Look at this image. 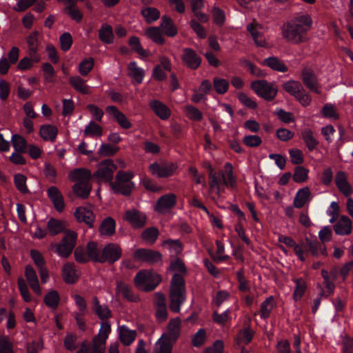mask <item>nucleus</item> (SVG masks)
<instances>
[{"instance_id":"a878e982","label":"nucleus","mask_w":353,"mask_h":353,"mask_svg":"<svg viewBox=\"0 0 353 353\" xmlns=\"http://www.w3.org/2000/svg\"><path fill=\"white\" fill-rule=\"evenodd\" d=\"M91 177V171L84 168L74 169L68 174L69 179L77 183L90 182Z\"/></svg>"},{"instance_id":"f3484780","label":"nucleus","mask_w":353,"mask_h":353,"mask_svg":"<svg viewBox=\"0 0 353 353\" xmlns=\"http://www.w3.org/2000/svg\"><path fill=\"white\" fill-rule=\"evenodd\" d=\"M61 275L65 283L74 284L79 280L80 272L73 263L68 262L62 268Z\"/></svg>"},{"instance_id":"f257e3e1","label":"nucleus","mask_w":353,"mask_h":353,"mask_svg":"<svg viewBox=\"0 0 353 353\" xmlns=\"http://www.w3.org/2000/svg\"><path fill=\"white\" fill-rule=\"evenodd\" d=\"M170 269L174 274L170 283L169 306L172 312L176 313L180 311L181 306L185 300L183 275L186 273V268L183 261L178 259L171 263Z\"/></svg>"},{"instance_id":"e2e57ef3","label":"nucleus","mask_w":353,"mask_h":353,"mask_svg":"<svg viewBox=\"0 0 353 353\" xmlns=\"http://www.w3.org/2000/svg\"><path fill=\"white\" fill-rule=\"evenodd\" d=\"M186 116L191 120L201 121L203 119L202 112L192 105H188L185 108Z\"/></svg>"},{"instance_id":"dca6fc26","label":"nucleus","mask_w":353,"mask_h":353,"mask_svg":"<svg viewBox=\"0 0 353 353\" xmlns=\"http://www.w3.org/2000/svg\"><path fill=\"white\" fill-rule=\"evenodd\" d=\"M124 219L134 228H141L145 225L147 217L144 213L138 210H130L126 211Z\"/></svg>"},{"instance_id":"09e8293b","label":"nucleus","mask_w":353,"mask_h":353,"mask_svg":"<svg viewBox=\"0 0 353 353\" xmlns=\"http://www.w3.org/2000/svg\"><path fill=\"white\" fill-rule=\"evenodd\" d=\"M145 34L148 39L158 44L161 45L165 42L159 28L150 27L145 30Z\"/></svg>"},{"instance_id":"603ef678","label":"nucleus","mask_w":353,"mask_h":353,"mask_svg":"<svg viewBox=\"0 0 353 353\" xmlns=\"http://www.w3.org/2000/svg\"><path fill=\"white\" fill-rule=\"evenodd\" d=\"M129 45L131 48L134 50L139 56L147 57L149 56V51L144 50L137 37H132L129 39Z\"/></svg>"},{"instance_id":"ea45409f","label":"nucleus","mask_w":353,"mask_h":353,"mask_svg":"<svg viewBox=\"0 0 353 353\" xmlns=\"http://www.w3.org/2000/svg\"><path fill=\"white\" fill-rule=\"evenodd\" d=\"M301 138L310 151L314 150L319 144L314 137V132L310 128H305L301 132Z\"/></svg>"},{"instance_id":"7c9ffc66","label":"nucleus","mask_w":353,"mask_h":353,"mask_svg":"<svg viewBox=\"0 0 353 353\" xmlns=\"http://www.w3.org/2000/svg\"><path fill=\"white\" fill-rule=\"evenodd\" d=\"M69 83L72 88L78 92L83 94H89L91 93V90L89 85L85 83L79 76H73L69 79Z\"/></svg>"},{"instance_id":"4d7b16f0","label":"nucleus","mask_w":353,"mask_h":353,"mask_svg":"<svg viewBox=\"0 0 353 353\" xmlns=\"http://www.w3.org/2000/svg\"><path fill=\"white\" fill-rule=\"evenodd\" d=\"M213 85L218 94H223L228 91L229 82L226 79L215 77L213 79Z\"/></svg>"},{"instance_id":"b1692460","label":"nucleus","mask_w":353,"mask_h":353,"mask_svg":"<svg viewBox=\"0 0 353 353\" xmlns=\"http://www.w3.org/2000/svg\"><path fill=\"white\" fill-rule=\"evenodd\" d=\"M25 276L34 292L38 295L41 294V289L39 286V279L36 271L30 265H27L25 269Z\"/></svg>"},{"instance_id":"49530a36","label":"nucleus","mask_w":353,"mask_h":353,"mask_svg":"<svg viewBox=\"0 0 353 353\" xmlns=\"http://www.w3.org/2000/svg\"><path fill=\"white\" fill-rule=\"evenodd\" d=\"M99 230L102 235H112L115 232V221L111 217L105 219L100 225Z\"/></svg>"},{"instance_id":"473e14b6","label":"nucleus","mask_w":353,"mask_h":353,"mask_svg":"<svg viewBox=\"0 0 353 353\" xmlns=\"http://www.w3.org/2000/svg\"><path fill=\"white\" fill-rule=\"evenodd\" d=\"M128 76L131 77L137 83H142L145 72L143 68L139 67L135 61H132L128 64Z\"/></svg>"},{"instance_id":"412c9836","label":"nucleus","mask_w":353,"mask_h":353,"mask_svg":"<svg viewBox=\"0 0 353 353\" xmlns=\"http://www.w3.org/2000/svg\"><path fill=\"white\" fill-rule=\"evenodd\" d=\"M183 63L191 69H196L201 65V59L192 48H184L181 57Z\"/></svg>"},{"instance_id":"58836bf2","label":"nucleus","mask_w":353,"mask_h":353,"mask_svg":"<svg viewBox=\"0 0 353 353\" xmlns=\"http://www.w3.org/2000/svg\"><path fill=\"white\" fill-rule=\"evenodd\" d=\"M292 281L295 283V288L292 294L293 299L295 301H299L302 299L306 291L307 284L303 278H293Z\"/></svg>"},{"instance_id":"774afa93","label":"nucleus","mask_w":353,"mask_h":353,"mask_svg":"<svg viewBox=\"0 0 353 353\" xmlns=\"http://www.w3.org/2000/svg\"><path fill=\"white\" fill-rule=\"evenodd\" d=\"M0 353H14L13 345L8 336L0 337Z\"/></svg>"},{"instance_id":"69168bd1","label":"nucleus","mask_w":353,"mask_h":353,"mask_svg":"<svg viewBox=\"0 0 353 353\" xmlns=\"http://www.w3.org/2000/svg\"><path fill=\"white\" fill-rule=\"evenodd\" d=\"M171 345L165 340L159 339L154 345L153 353H171Z\"/></svg>"},{"instance_id":"2eb2a0df","label":"nucleus","mask_w":353,"mask_h":353,"mask_svg":"<svg viewBox=\"0 0 353 353\" xmlns=\"http://www.w3.org/2000/svg\"><path fill=\"white\" fill-rule=\"evenodd\" d=\"M247 30L251 34L254 43L257 46H266L267 43L264 37V29L261 24L254 21L247 26Z\"/></svg>"},{"instance_id":"39448f33","label":"nucleus","mask_w":353,"mask_h":353,"mask_svg":"<svg viewBox=\"0 0 353 353\" xmlns=\"http://www.w3.org/2000/svg\"><path fill=\"white\" fill-rule=\"evenodd\" d=\"M133 176L134 174L130 171H119L116 174L115 181H111L110 185L114 193L129 196L134 188V183L131 181Z\"/></svg>"},{"instance_id":"1a4fd4ad","label":"nucleus","mask_w":353,"mask_h":353,"mask_svg":"<svg viewBox=\"0 0 353 353\" xmlns=\"http://www.w3.org/2000/svg\"><path fill=\"white\" fill-rule=\"evenodd\" d=\"M111 332V325L109 322H101L100 329L97 336L92 342L91 348L92 353H104L105 342Z\"/></svg>"},{"instance_id":"6e6552de","label":"nucleus","mask_w":353,"mask_h":353,"mask_svg":"<svg viewBox=\"0 0 353 353\" xmlns=\"http://www.w3.org/2000/svg\"><path fill=\"white\" fill-rule=\"evenodd\" d=\"M251 88L261 98L267 100H273L277 94L278 88L274 83L266 80H257L252 82Z\"/></svg>"},{"instance_id":"a211bd4d","label":"nucleus","mask_w":353,"mask_h":353,"mask_svg":"<svg viewBox=\"0 0 353 353\" xmlns=\"http://www.w3.org/2000/svg\"><path fill=\"white\" fill-rule=\"evenodd\" d=\"M181 321L179 318H175L170 321L168 325V330L165 334H163L160 339L165 340L170 343V341H175L181 332Z\"/></svg>"},{"instance_id":"bb28decb","label":"nucleus","mask_w":353,"mask_h":353,"mask_svg":"<svg viewBox=\"0 0 353 353\" xmlns=\"http://www.w3.org/2000/svg\"><path fill=\"white\" fill-rule=\"evenodd\" d=\"M106 112L112 116L124 129H129L132 127V123L128 118L118 108L113 105H110L105 108Z\"/></svg>"},{"instance_id":"de8ad7c7","label":"nucleus","mask_w":353,"mask_h":353,"mask_svg":"<svg viewBox=\"0 0 353 353\" xmlns=\"http://www.w3.org/2000/svg\"><path fill=\"white\" fill-rule=\"evenodd\" d=\"M263 63L265 65H268L274 70L281 72H284L288 70V67L285 64L276 57H272L267 58L263 61Z\"/></svg>"},{"instance_id":"680f3d73","label":"nucleus","mask_w":353,"mask_h":353,"mask_svg":"<svg viewBox=\"0 0 353 353\" xmlns=\"http://www.w3.org/2000/svg\"><path fill=\"white\" fill-rule=\"evenodd\" d=\"M102 128L93 121H90L88 125L85 128V136H101Z\"/></svg>"},{"instance_id":"20e7f679","label":"nucleus","mask_w":353,"mask_h":353,"mask_svg":"<svg viewBox=\"0 0 353 353\" xmlns=\"http://www.w3.org/2000/svg\"><path fill=\"white\" fill-rule=\"evenodd\" d=\"M161 281V276L152 271L142 270L134 277L135 285L144 292L152 291Z\"/></svg>"},{"instance_id":"e433bc0d","label":"nucleus","mask_w":353,"mask_h":353,"mask_svg":"<svg viewBox=\"0 0 353 353\" xmlns=\"http://www.w3.org/2000/svg\"><path fill=\"white\" fill-rule=\"evenodd\" d=\"M58 133V129L52 125H43L39 130L40 136L45 141L54 142Z\"/></svg>"},{"instance_id":"aec40b11","label":"nucleus","mask_w":353,"mask_h":353,"mask_svg":"<svg viewBox=\"0 0 353 353\" xmlns=\"http://www.w3.org/2000/svg\"><path fill=\"white\" fill-rule=\"evenodd\" d=\"M335 183L339 190L345 196H350L352 192L351 185L347 181V176L343 171H338L335 175Z\"/></svg>"},{"instance_id":"8fccbe9b","label":"nucleus","mask_w":353,"mask_h":353,"mask_svg":"<svg viewBox=\"0 0 353 353\" xmlns=\"http://www.w3.org/2000/svg\"><path fill=\"white\" fill-rule=\"evenodd\" d=\"M141 14L145 21L148 23L157 21L160 17L159 11L157 8L152 7L142 9Z\"/></svg>"},{"instance_id":"0e129e2a","label":"nucleus","mask_w":353,"mask_h":353,"mask_svg":"<svg viewBox=\"0 0 353 353\" xmlns=\"http://www.w3.org/2000/svg\"><path fill=\"white\" fill-rule=\"evenodd\" d=\"M217 250L212 258L214 261L220 262L229 259V256L225 254V247L223 243L220 241H216Z\"/></svg>"},{"instance_id":"393cba45","label":"nucleus","mask_w":353,"mask_h":353,"mask_svg":"<svg viewBox=\"0 0 353 353\" xmlns=\"http://www.w3.org/2000/svg\"><path fill=\"white\" fill-rule=\"evenodd\" d=\"M118 331L120 341L125 346L132 344L137 337V331L135 330H130L125 325L119 326Z\"/></svg>"},{"instance_id":"7ed1b4c3","label":"nucleus","mask_w":353,"mask_h":353,"mask_svg":"<svg viewBox=\"0 0 353 353\" xmlns=\"http://www.w3.org/2000/svg\"><path fill=\"white\" fill-rule=\"evenodd\" d=\"M209 168V186L211 192H214L217 196L221 194V185L232 187L236 183V179L233 173V167L230 163H226L224 165V172H214L212 165Z\"/></svg>"},{"instance_id":"79ce46f5","label":"nucleus","mask_w":353,"mask_h":353,"mask_svg":"<svg viewBox=\"0 0 353 353\" xmlns=\"http://www.w3.org/2000/svg\"><path fill=\"white\" fill-rule=\"evenodd\" d=\"M99 38L104 43H112L114 34L112 26L107 23L103 24L99 30Z\"/></svg>"},{"instance_id":"37998d69","label":"nucleus","mask_w":353,"mask_h":353,"mask_svg":"<svg viewBox=\"0 0 353 353\" xmlns=\"http://www.w3.org/2000/svg\"><path fill=\"white\" fill-rule=\"evenodd\" d=\"M102 248L94 242H89L87 245V254L92 261L101 263Z\"/></svg>"},{"instance_id":"9d476101","label":"nucleus","mask_w":353,"mask_h":353,"mask_svg":"<svg viewBox=\"0 0 353 353\" xmlns=\"http://www.w3.org/2000/svg\"><path fill=\"white\" fill-rule=\"evenodd\" d=\"M177 165L172 162H154L150 165L149 170L154 176L159 178H166L173 175L177 170Z\"/></svg>"},{"instance_id":"5fc2aeb1","label":"nucleus","mask_w":353,"mask_h":353,"mask_svg":"<svg viewBox=\"0 0 353 353\" xmlns=\"http://www.w3.org/2000/svg\"><path fill=\"white\" fill-rule=\"evenodd\" d=\"M309 170L303 166H297L294 169L293 180L298 183L306 181L308 179Z\"/></svg>"},{"instance_id":"864d4df0","label":"nucleus","mask_w":353,"mask_h":353,"mask_svg":"<svg viewBox=\"0 0 353 353\" xmlns=\"http://www.w3.org/2000/svg\"><path fill=\"white\" fill-rule=\"evenodd\" d=\"M12 146L16 152H24L26 149L27 142L26 139L19 134H13L11 138Z\"/></svg>"},{"instance_id":"a18cd8bd","label":"nucleus","mask_w":353,"mask_h":353,"mask_svg":"<svg viewBox=\"0 0 353 353\" xmlns=\"http://www.w3.org/2000/svg\"><path fill=\"white\" fill-rule=\"evenodd\" d=\"M282 86L285 92L294 97H295L303 89L301 83L294 80L288 81L285 82Z\"/></svg>"},{"instance_id":"72a5a7b5","label":"nucleus","mask_w":353,"mask_h":353,"mask_svg":"<svg viewBox=\"0 0 353 353\" xmlns=\"http://www.w3.org/2000/svg\"><path fill=\"white\" fill-rule=\"evenodd\" d=\"M250 318H248V321L245 324L243 330L239 332L237 334V341L239 344H248L252 339L254 332L250 329Z\"/></svg>"},{"instance_id":"3c124183","label":"nucleus","mask_w":353,"mask_h":353,"mask_svg":"<svg viewBox=\"0 0 353 353\" xmlns=\"http://www.w3.org/2000/svg\"><path fill=\"white\" fill-rule=\"evenodd\" d=\"M158 236L159 230L154 227L147 228L141 234L143 240L150 245H152L156 241Z\"/></svg>"},{"instance_id":"2f4dec72","label":"nucleus","mask_w":353,"mask_h":353,"mask_svg":"<svg viewBox=\"0 0 353 353\" xmlns=\"http://www.w3.org/2000/svg\"><path fill=\"white\" fill-rule=\"evenodd\" d=\"M92 310L97 316L103 321L102 322L109 319L112 315L111 311L108 307L105 305H101L97 296L93 298Z\"/></svg>"},{"instance_id":"ddd939ff","label":"nucleus","mask_w":353,"mask_h":353,"mask_svg":"<svg viewBox=\"0 0 353 353\" xmlns=\"http://www.w3.org/2000/svg\"><path fill=\"white\" fill-rule=\"evenodd\" d=\"M176 203V196L173 193L161 196L157 201L155 210L160 214L168 213Z\"/></svg>"},{"instance_id":"c03bdc74","label":"nucleus","mask_w":353,"mask_h":353,"mask_svg":"<svg viewBox=\"0 0 353 353\" xmlns=\"http://www.w3.org/2000/svg\"><path fill=\"white\" fill-rule=\"evenodd\" d=\"M91 188L90 182H78L72 187L74 193L82 199H85L89 196Z\"/></svg>"},{"instance_id":"052dcab7","label":"nucleus","mask_w":353,"mask_h":353,"mask_svg":"<svg viewBox=\"0 0 353 353\" xmlns=\"http://www.w3.org/2000/svg\"><path fill=\"white\" fill-rule=\"evenodd\" d=\"M94 59L91 57L82 61L79 65V72L82 76H86L92 70Z\"/></svg>"},{"instance_id":"4468645a","label":"nucleus","mask_w":353,"mask_h":353,"mask_svg":"<svg viewBox=\"0 0 353 353\" xmlns=\"http://www.w3.org/2000/svg\"><path fill=\"white\" fill-rule=\"evenodd\" d=\"M133 257L136 261L146 262L148 263H154L161 260V254L157 251L144 248L137 250Z\"/></svg>"},{"instance_id":"f8f14e48","label":"nucleus","mask_w":353,"mask_h":353,"mask_svg":"<svg viewBox=\"0 0 353 353\" xmlns=\"http://www.w3.org/2000/svg\"><path fill=\"white\" fill-rule=\"evenodd\" d=\"M301 80L305 86L310 91L320 94V85L316 75L312 68L305 67L302 70Z\"/></svg>"},{"instance_id":"4c0bfd02","label":"nucleus","mask_w":353,"mask_h":353,"mask_svg":"<svg viewBox=\"0 0 353 353\" xmlns=\"http://www.w3.org/2000/svg\"><path fill=\"white\" fill-rule=\"evenodd\" d=\"M117 294L130 301H135L137 297L132 291L131 288L126 283L118 281L117 283Z\"/></svg>"},{"instance_id":"f03ea898","label":"nucleus","mask_w":353,"mask_h":353,"mask_svg":"<svg viewBox=\"0 0 353 353\" xmlns=\"http://www.w3.org/2000/svg\"><path fill=\"white\" fill-rule=\"evenodd\" d=\"M312 25V19L310 14L297 15L283 26L282 35L290 43H301L305 40L306 33L311 28Z\"/></svg>"},{"instance_id":"338daca9","label":"nucleus","mask_w":353,"mask_h":353,"mask_svg":"<svg viewBox=\"0 0 353 353\" xmlns=\"http://www.w3.org/2000/svg\"><path fill=\"white\" fill-rule=\"evenodd\" d=\"M163 245L167 246L174 254H179L182 252V245L179 240H166L164 241Z\"/></svg>"},{"instance_id":"c9c22d12","label":"nucleus","mask_w":353,"mask_h":353,"mask_svg":"<svg viewBox=\"0 0 353 353\" xmlns=\"http://www.w3.org/2000/svg\"><path fill=\"white\" fill-rule=\"evenodd\" d=\"M161 28L165 34L170 37H174L178 32L173 21L166 15L161 18Z\"/></svg>"},{"instance_id":"13d9d810","label":"nucleus","mask_w":353,"mask_h":353,"mask_svg":"<svg viewBox=\"0 0 353 353\" xmlns=\"http://www.w3.org/2000/svg\"><path fill=\"white\" fill-rule=\"evenodd\" d=\"M27 178L21 174H15L14 181L17 190L23 194L28 192V188L26 185Z\"/></svg>"},{"instance_id":"0eeeda50","label":"nucleus","mask_w":353,"mask_h":353,"mask_svg":"<svg viewBox=\"0 0 353 353\" xmlns=\"http://www.w3.org/2000/svg\"><path fill=\"white\" fill-rule=\"evenodd\" d=\"M117 169V166L112 159H105L98 163L97 170L92 176L98 183L109 182L110 183Z\"/></svg>"},{"instance_id":"f704fd0d","label":"nucleus","mask_w":353,"mask_h":353,"mask_svg":"<svg viewBox=\"0 0 353 353\" xmlns=\"http://www.w3.org/2000/svg\"><path fill=\"white\" fill-rule=\"evenodd\" d=\"M276 306L274 297L270 296L263 301L260 306L259 314L260 317L263 319H267L270 316L271 312L274 307Z\"/></svg>"},{"instance_id":"a19ab883","label":"nucleus","mask_w":353,"mask_h":353,"mask_svg":"<svg viewBox=\"0 0 353 353\" xmlns=\"http://www.w3.org/2000/svg\"><path fill=\"white\" fill-rule=\"evenodd\" d=\"M66 227L65 222L62 220H58L51 218L47 223L48 231L52 236H55L62 232Z\"/></svg>"},{"instance_id":"423d86ee","label":"nucleus","mask_w":353,"mask_h":353,"mask_svg":"<svg viewBox=\"0 0 353 353\" xmlns=\"http://www.w3.org/2000/svg\"><path fill=\"white\" fill-rule=\"evenodd\" d=\"M77 239V234L74 231L67 230L65 236L59 243H52L50 248L54 250L59 256L68 257L72 253Z\"/></svg>"},{"instance_id":"cd10ccee","label":"nucleus","mask_w":353,"mask_h":353,"mask_svg":"<svg viewBox=\"0 0 353 353\" xmlns=\"http://www.w3.org/2000/svg\"><path fill=\"white\" fill-rule=\"evenodd\" d=\"M334 230L338 235H348L352 232V221L347 216H341Z\"/></svg>"},{"instance_id":"5701e85b","label":"nucleus","mask_w":353,"mask_h":353,"mask_svg":"<svg viewBox=\"0 0 353 353\" xmlns=\"http://www.w3.org/2000/svg\"><path fill=\"white\" fill-rule=\"evenodd\" d=\"M47 194L55 209L58 212H62L65 208V203L63 195L59 190L55 186L50 187L47 190Z\"/></svg>"},{"instance_id":"c756f323","label":"nucleus","mask_w":353,"mask_h":353,"mask_svg":"<svg viewBox=\"0 0 353 353\" xmlns=\"http://www.w3.org/2000/svg\"><path fill=\"white\" fill-rule=\"evenodd\" d=\"M311 192L308 187L299 189L294 199L293 205L296 208H303L310 201Z\"/></svg>"},{"instance_id":"4be33fe9","label":"nucleus","mask_w":353,"mask_h":353,"mask_svg":"<svg viewBox=\"0 0 353 353\" xmlns=\"http://www.w3.org/2000/svg\"><path fill=\"white\" fill-rule=\"evenodd\" d=\"M38 37L39 32L34 31L26 39L28 46L29 55L35 62H39L41 60L40 56L37 54L39 46Z\"/></svg>"},{"instance_id":"bf43d9fd","label":"nucleus","mask_w":353,"mask_h":353,"mask_svg":"<svg viewBox=\"0 0 353 353\" xmlns=\"http://www.w3.org/2000/svg\"><path fill=\"white\" fill-rule=\"evenodd\" d=\"M119 150V148L110 144L102 143L99 149L98 154L100 157H112Z\"/></svg>"},{"instance_id":"9b49d317","label":"nucleus","mask_w":353,"mask_h":353,"mask_svg":"<svg viewBox=\"0 0 353 353\" xmlns=\"http://www.w3.org/2000/svg\"><path fill=\"white\" fill-rule=\"evenodd\" d=\"M121 248L115 243H108L102 248L101 263L110 264L118 261L121 256Z\"/></svg>"},{"instance_id":"6ab92c4d","label":"nucleus","mask_w":353,"mask_h":353,"mask_svg":"<svg viewBox=\"0 0 353 353\" xmlns=\"http://www.w3.org/2000/svg\"><path fill=\"white\" fill-rule=\"evenodd\" d=\"M74 216L78 222L84 223L89 228L94 227L95 216L90 209L85 207H79L76 209Z\"/></svg>"},{"instance_id":"c85d7f7f","label":"nucleus","mask_w":353,"mask_h":353,"mask_svg":"<svg viewBox=\"0 0 353 353\" xmlns=\"http://www.w3.org/2000/svg\"><path fill=\"white\" fill-rule=\"evenodd\" d=\"M150 107L155 114L162 120H166L170 116V110L160 101L152 100L150 102Z\"/></svg>"},{"instance_id":"6e6d98bb","label":"nucleus","mask_w":353,"mask_h":353,"mask_svg":"<svg viewBox=\"0 0 353 353\" xmlns=\"http://www.w3.org/2000/svg\"><path fill=\"white\" fill-rule=\"evenodd\" d=\"M46 304L52 309H56L59 303V295L56 290L49 292L44 298Z\"/></svg>"}]
</instances>
